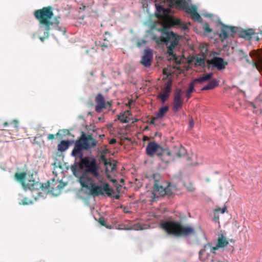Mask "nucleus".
I'll list each match as a JSON object with an SVG mask.
<instances>
[{
  "label": "nucleus",
  "instance_id": "f257e3e1",
  "mask_svg": "<svg viewBox=\"0 0 262 262\" xmlns=\"http://www.w3.org/2000/svg\"><path fill=\"white\" fill-rule=\"evenodd\" d=\"M97 142L92 135L86 136L84 133L80 138L76 141L75 146L73 149L71 155L75 158L76 159L79 158L80 161L78 163V166L81 169H84L81 176L77 174V164L75 163L71 169L74 174L78 178V182L81 187H86V183L91 181V177L89 174L95 178H98L99 176V166L97 163L96 160L94 158H89V157H83V149L88 150L90 148L96 145Z\"/></svg>",
  "mask_w": 262,
  "mask_h": 262
},
{
  "label": "nucleus",
  "instance_id": "f03ea898",
  "mask_svg": "<svg viewBox=\"0 0 262 262\" xmlns=\"http://www.w3.org/2000/svg\"><path fill=\"white\" fill-rule=\"evenodd\" d=\"M34 16L39 22V31L43 32V36L39 37L41 41H43L45 38L49 37L52 26L57 31H63L59 26L60 21L57 17L55 18L54 21L51 20L53 16V8L51 6L43 7L42 9L35 10Z\"/></svg>",
  "mask_w": 262,
  "mask_h": 262
},
{
  "label": "nucleus",
  "instance_id": "7ed1b4c3",
  "mask_svg": "<svg viewBox=\"0 0 262 262\" xmlns=\"http://www.w3.org/2000/svg\"><path fill=\"white\" fill-rule=\"evenodd\" d=\"M161 222L160 226L168 235L175 236H188L194 234L195 231L193 228L190 226H183L181 222L170 220Z\"/></svg>",
  "mask_w": 262,
  "mask_h": 262
},
{
  "label": "nucleus",
  "instance_id": "20e7f679",
  "mask_svg": "<svg viewBox=\"0 0 262 262\" xmlns=\"http://www.w3.org/2000/svg\"><path fill=\"white\" fill-rule=\"evenodd\" d=\"M14 177L21 183L25 190L29 189L31 191H37V196H39L41 193L39 190L40 189H43V185L35 180L33 174L27 176L26 173L25 172L20 173L16 172Z\"/></svg>",
  "mask_w": 262,
  "mask_h": 262
},
{
  "label": "nucleus",
  "instance_id": "39448f33",
  "mask_svg": "<svg viewBox=\"0 0 262 262\" xmlns=\"http://www.w3.org/2000/svg\"><path fill=\"white\" fill-rule=\"evenodd\" d=\"M98 183L101 184L102 185L95 184L93 178H91V181L86 183L87 186L82 187L89 189L91 194L93 196L104 195V192L108 196L112 195V193L114 191L110 187V184L108 183H103L102 180H99Z\"/></svg>",
  "mask_w": 262,
  "mask_h": 262
},
{
  "label": "nucleus",
  "instance_id": "423d86ee",
  "mask_svg": "<svg viewBox=\"0 0 262 262\" xmlns=\"http://www.w3.org/2000/svg\"><path fill=\"white\" fill-rule=\"evenodd\" d=\"M166 148H164L155 141L149 142L146 147V153L149 157L153 158L157 156L161 161V167L164 165L165 158H167L166 152Z\"/></svg>",
  "mask_w": 262,
  "mask_h": 262
},
{
  "label": "nucleus",
  "instance_id": "0eeeda50",
  "mask_svg": "<svg viewBox=\"0 0 262 262\" xmlns=\"http://www.w3.org/2000/svg\"><path fill=\"white\" fill-rule=\"evenodd\" d=\"M166 152L167 154V158H165V163L164 165L162 167V169H165L170 163L174 161L176 158H180L184 157L186 154V150L181 145H178L174 146L171 150L166 148Z\"/></svg>",
  "mask_w": 262,
  "mask_h": 262
},
{
  "label": "nucleus",
  "instance_id": "6e6552de",
  "mask_svg": "<svg viewBox=\"0 0 262 262\" xmlns=\"http://www.w3.org/2000/svg\"><path fill=\"white\" fill-rule=\"evenodd\" d=\"M175 4H176L174 7L185 10L186 13L191 15L193 20H199L201 18L200 15L197 12L196 8L193 6H189L188 3L185 0H178L175 2Z\"/></svg>",
  "mask_w": 262,
  "mask_h": 262
},
{
  "label": "nucleus",
  "instance_id": "1a4fd4ad",
  "mask_svg": "<svg viewBox=\"0 0 262 262\" xmlns=\"http://www.w3.org/2000/svg\"><path fill=\"white\" fill-rule=\"evenodd\" d=\"M154 190L159 193L161 196L166 195H170L173 193L172 187L170 185V183H166L164 185L158 180L155 181Z\"/></svg>",
  "mask_w": 262,
  "mask_h": 262
},
{
  "label": "nucleus",
  "instance_id": "9d476101",
  "mask_svg": "<svg viewBox=\"0 0 262 262\" xmlns=\"http://www.w3.org/2000/svg\"><path fill=\"white\" fill-rule=\"evenodd\" d=\"M212 76L213 74L212 73H209L208 74H204L202 76L194 79L189 85V88L186 94L187 98L188 99L191 97V93L194 91V84L196 83H203L211 79Z\"/></svg>",
  "mask_w": 262,
  "mask_h": 262
},
{
  "label": "nucleus",
  "instance_id": "9b49d317",
  "mask_svg": "<svg viewBox=\"0 0 262 262\" xmlns=\"http://www.w3.org/2000/svg\"><path fill=\"white\" fill-rule=\"evenodd\" d=\"M172 81L169 79L165 84L163 92L157 95V98L160 99L162 103H164L169 98V94L171 91Z\"/></svg>",
  "mask_w": 262,
  "mask_h": 262
},
{
  "label": "nucleus",
  "instance_id": "f8f14e48",
  "mask_svg": "<svg viewBox=\"0 0 262 262\" xmlns=\"http://www.w3.org/2000/svg\"><path fill=\"white\" fill-rule=\"evenodd\" d=\"M182 90L177 89L174 93V99L172 110L174 112H178L182 107L183 100L182 98Z\"/></svg>",
  "mask_w": 262,
  "mask_h": 262
},
{
  "label": "nucleus",
  "instance_id": "ddd939ff",
  "mask_svg": "<svg viewBox=\"0 0 262 262\" xmlns=\"http://www.w3.org/2000/svg\"><path fill=\"white\" fill-rule=\"evenodd\" d=\"M209 65L212 66L216 68L218 70H224L228 62L224 61L223 58L219 57H213L210 60H207Z\"/></svg>",
  "mask_w": 262,
  "mask_h": 262
},
{
  "label": "nucleus",
  "instance_id": "4468645a",
  "mask_svg": "<svg viewBox=\"0 0 262 262\" xmlns=\"http://www.w3.org/2000/svg\"><path fill=\"white\" fill-rule=\"evenodd\" d=\"M64 186V183L55 181L54 180L51 183H48V190L54 194H57Z\"/></svg>",
  "mask_w": 262,
  "mask_h": 262
},
{
  "label": "nucleus",
  "instance_id": "2eb2a0df",
  "mask_svg": "<svg viewBox=\"0 0 262 262\" xmlns=\"http://www.w3.org/2000/svg\"><path fill=\"white\" fill-rule=\"evenodd\" d=\"M152 60V53L150 49L145 50L142 57L141 63L145 67H150Z\"/></svg>",
  "mask_w": 262,
  "mask_h": 262
},
{
  "label": "nucleus",
  "instance_id": "dca6fc26",
  "mask_svg": "<svg viewBox=\"0 0 262 262\" xmlns=\"http://www.w3.org/2000/svg\"><path fill=\"white\" fill-rule=\"evenodd\" d=\"M96 103L95 111L97 113L101 112L102 109L106 108V102L104 96L100 93L98 94L95 99Z\"/></svg>",
  "mask_w": 262,
  "mask_h": 262
},
{
  "label": "nucleus",
  "instance_id": "f3484780",
  "mask_svg": "<svg viewBox=\"0 0 262 262\" xmlns=\"http://www.w3.org/2000/svg\"><path fill=\"white\" fill-rule=\"evenodd\" d=\"M162 34L165 35V45L168 46L169 42L173 41L174 38H179L180 36L173 31L168 32L165 29L162 30Z\"/></svg>",
  "mask_w": 262,
  "mask_h": 262
},
{
  "label": "nucleus",
  "instance_id": "a211bd4d",
  "mask_svg": "<svg viewBox=\"0 0 262 262\" xmlns=\"http://www.w3.org/2000/svg\"><path fill=\"white\" fill-rule=\"evenodd\" d=\"M228 31H230L233 33H235L236 32L235 27L228 26L225 27L221 30L220 34V37L223 39H226L229 36Z\"/></svg>",
  "mask_w": 262,
  "mask_h": 262
},
{
  "label": "nucleus",
  "instance_id": "6ab92c4d",
  "mask_svg": "<svg viewBox=\"0 0 262 262\" xmlns=\"http://www.w3.org/2000/svg\"><path fill=\"white\" fill-rule=\"evenodd\" d=\"M254 34V30L253 29H249L247 30H243L241 31L239 36L246 40H250L252 37V35Z\"/></svg>",
  "mask_w": 262,
  "mask_h": 262
},
{
  "label": "nucleus",
  "instance_id": "aec40b11",
  "mask_svg": "<svg viewBox=\"0 0 262 262\" xmlns=\"http://www.w3.org/2000/svg\"><path fill=\"white\" fill-rule=\"evenodd\" d=\"M70 142L69 140H62L57 145L58 151L63 152L66 151L70 146Z\"/></svg>",
  "mask_w": 262,
  "mask_h": 262
},
{
  "label": "nucleus",
  "instance_id": "412c9836",
  "mask_svg": "<svg viewBox=\"0 0 262 262\" xmlns=\"http://www.w3.org/2000/svg\"><path fill=\"white\" fill-rule=\"evenodd\" d=\"M219 85V81L215 79H214L212 80H211L207 85L204 86L203 88H202L201 91H206V90H212L214 89L215 87L218 86Z\"/></svg>",
  "mask_w": 262,
  "mask_h": 262
},
{
  "label": "nucleus",
  "instance_id": "4be33fe9",
  "mask_svg": "<svg viewBox=\"0 0 262 262\" xmlns=\"http://www.w3.org/2000/svg\"><path fill=\"white\" fill-rule=\"evenodd\" d=\"M217 244L218 247L222 248L227 246L229 243L223 234H221L218 237Z\"/></svg>",
  "mask_w": 262,
  "mask_h": 262
},
{
  "label": "nucleus",
  "instance_id": "5701e85b",
  "mask_svg": "<svg viewBox=\"0 0 262 262\" xmlns=\"http://www.w3.org/2000/svg\"><path fill=\"white\" fill-rule=\"evenodd\" d=\"M168 111V107L167 106H164L161 107L159 109V112L155 114L156 119H158L163 118Z\"/></svg>",
  "mask_w": 262,
  "mask_h": 262
},
{
  "label": "nucleus",
  "instance_id": "b1692460",
  "mask_svg": "<svg viewBox=\"0 0 262 262\" xmlns=\"http://www.w3.org/2000/svg\"><path fill=\"white\" fill-rule=\"evenodd\" d=\"M195 66L204 67L205 66V58L195 57Z\"/></svg>",
  "mask_w": 262,
  "mask_h": 262
},
{
  "label": "nucleus",
  "instance_id": "393cba45",
  "mask_svg": "<svg viewBox=\"0 0 262 262\" xmlns=\"http://www.w3.org/2000/svg\"><path fill=\"white\" fill-rule=\"evenodd\" d=\"M156 8L157 11L159 13H162L163 15L166 16L168 15L169 13V10L168 9L165 8L163 6L156 5Z\"/></svg>",
  "mask_w": 262,
  "mask_h": 262
},
{
  "label": "nucleus",
  "instance_id": "a878e982",
  "mask_svg": "<svg viewBox=\"0 0 262 262\" xmlns=\"http://www.w3.org/2000/svg\"><path fill=\"white\" fill-rule=\"evenodd\" d=\"M118 119L121 122L124 123H128L130 121V118L128 117L124 113L119 115Z\"/></svg>",
  "mask_w": 262,
  "mask_h": 262
},
{
  "label": "nucleus",
  "instance_id": "bb28decb",
  "mask_svg": "<svg viewBox=\"0 0 262 262\" xmlns=\"http://www.w3.org/2000/svg\"><path fill=\"white\" fill-rule=\"evenodd\" d=\"M163 35L161 37H158L157 36H154L152 38L153 40L155 41V42L159 45L161 43L165 44V35L163 34Z\"/></svg>",
  "mask_w": 262,
  "mask_h": 262
},
{
  "label": "nucleus",
  "instance_id": "cd10ccee",
  "mask_svg": "<svg viewBox=\"0 0 262 262\" xmlns=\"http://www.w3.org/2000/svg\"><path fill=\"white\" fill-rule=\"evenodd\" d=\"M169 24L173 26L175 25H181V20L179 19H177L174 17H170L168 19Z\"/></svg>",
  "mask_w": 262,
  "mask_h": 262
},
{
  "label": "nucleus",
  "instance_id": "c85d7f7f",
  "mask_svg": "<svg viewBox=\"0 0 262 262\" xmlns=\"http://www.w3.org/2000/svg\"><path fill=\"white\" fill-rule=\"evenodd\" d=\"M130 229L135 230H139L143 229V228L140 223H137L133 225Z\"/></svg>",
  "mask_w": 262,
  "mask_h": 262
},
{
  "label": "nucleus",
  "instance_id": "c756f323",
  "mask_svg": "<svg viewBox=\"0 0 262 262\" xmlns=\"http://www.w3.org/2000/svg\"><path fill=\"white\" fill-rule=\"evenodd\" d=\"M180 38H174L173 41H171L169 46L168 47H171L172 48H175L176 46L178 45V43L179 42Z\"/></svg>",
  "mask_w": 262,
  "mask_h": 262
},
{
  "label": "nucleus",
  "instance_id": "7c9ffc66",
  "mask_svg": "<svg viewBox=\"0 0 262 262\" xmlns=\"http://www.w3.org/2000/svg\"><path fill=\"white\" fill-rule=\"evenodd\" d=\"M9 124L8 122H6L4 123V126H7ZM10 124H13L14 128H17L18 127V121L16 120H13L11 123H10Z\"/></svg>",
  "mask_w": 262,
  "mask_h": 262
},
{
  "label": "nucleus",
  "instance_id": "2f4dec72",
  "mask_svg": "<svg viewBox=\"0 0 262 262\" xmlns=\"http://www.w3.org/2000/svg\"><path fill=\"white\" fill-rule=\"evenodd\" d=\"M185 187L187 189V190L189 191H194L195 190V187L193 186V185L191 183L189 184L188 185H185Z\"/></svg>",
  "mask_w": 262,
  "mask_h": 262
},
{
  "label": "nucleus",
  "instance_id": "473e14b6",
  "mask_svg": "<svg viewBox=\"0 0 262 262\" xmlns=\"http://www.w3.org/2000/svg\"><path fill=\"white\" fill-rule=\"evenodd\" d=\"M204 29L205 32L207 33H211L212 31V30L210 28L209 24L207 23L204 24Z\"/></svg>",
  "mask_w": 262,
  "mask_h": 262
},
{
  "label": "nucleus",
  "instance_id": "72a5a7b5",
  "mask_svg": "<svg viewBox=\"0 0 262 262\" xmlns=\"http://www.w3.org/2000/svg\"><path fill=\"white\" fill-rule=\"evenodd\" d=\"M174 48H172L171 47L167 46V53L170 55V56H174L173 54V49Z\"/></svg>",
  "mask_w": 262,
  "mask_h": 262
},
{
  "label": "nucleus",
  "instance_id": "f704fd0d",
  "mask_svg": "<svg viewBox=\"0 0 262 262\" xmlns=\"http://www.w3.org/2000/svg\"><path fill=\"white\" fill-rule=\"evenodd\" d=\"M98 222L103 226H105L107 228H111V226H108L105 224V221L102 218H99Z\"/></svg>",
  "mask_w": 262,
  "mask_h": 262
},
{
  "label": "nucleus",
  "instance_id": "c9c22d12",
  "mask_svg": "<svg viewBox=\"0 0 262 262\" xmlns=\"http://www.w3.org/2000/svg\"><path fill=\"white\" fill-rule=\"evenodd\" d=\"M96 50L93 48L90 50H87L86 53L89 54L90 52H91V54H90V56L93 57L95 54H96Z\"/></svg>",
  "mask_w": 262,
  "mask_h": 262
},
{
  "label": "nucleus",
  "instance_id": "e433bc0d",
  "mask_svg": "<svg viewBox=\"0 0 262 262\" xmlns=\"http://www.w3.org/2000/svg\"><path fill=\"white\" fill-rule=\"evenodd\" d=\"M227 210V207L226 206L222 208H219L215 209V212H221L222 213H224L226 210Z\"/></svg>",
  "mask_w": 262,
  "mask_h": 262
},
{
  "label": "nucleus",
  "instance_id": "4c0bfd02",
  "mask_svg": "<svg viewBox=\"0 0 262 262\" xmlns=\"http://www.w3.org/2000/svg\"><path fill=\"white\" fill-rule=\"evenodd\" d=\"M101 159L105 165H112V163L110 162H108L107 159L104 157V156H102Z\"/></svg>",
  "mask_w": 262,
  "mask_h": 262
},
{
  "label": "nucleus",
  "instance_id": "58836bf2",
  "mask_svg": "<svg viewBox=\"0 0 262 262\" xmlns=\"http://www.w3.org/2000/svg\"><path fill=\"white\" fill-rule=\"evenodd\" d=\"M163 74L167 76H169L171 75V73L168 72V69H164L163 70Z\"/></svg>",
  "mask_w": 262,
  "mask_h": 262
},
{
  "label": "nucleus",
  "instance_id": "ea45409f",
  "mask_svg": "<svg viewBox=\"0 0 262 262\" xmlns=\"http://www.w3.org/2000/svg\"><path fill=\"white\" fill-rule=\"evenodd\" d=\"M243 59H244L249 64H251L252 63V61H250L248 57V56L247 55H244V56H243Z\"/></svg>",
  "mask_w": 262,
  "mask_h": 262
},
{
  "label": "nucleus",
  "instance_id": "a19ab883",
  "mask_svg": "<svg viewBox=\"0 0 262 262\" xmlns=\"http://www.w3.org/2000/svg\"><path fill=\"white\" fill-rule=\"evenodd\" d=\"M55 138V135L53 134H49L48 136V139L49 140H53Z\"/></svg>",
  "mask_w": 262,
  "mask_h": 262
},
{
  "label": "nucleus",
  "instance_id": "79ce46f5",
  "mask_svg": "<svg viewBox=\"0 0 262 262\" xmlns=\"http://www.w3.org/2000/svg\"><path fill=\"white\" fill-rule=\"evenodd\" d=\"M157 119L156 116L155 117H152L149 123L151 124H155V120Z\"/></svg>",
  "mask_w": 262,
  "mask_h": 262
},
{
  "label": "nucleus",
  "instance_id": "37998d69",
  "mask_svg": "<svg viewBox=\"0 0 262 262\" xmlns=\"http://www.w3.org/2000/svg\"><path fill=\"white\" fill-rule=\"evenodd\" d=\"M123 211L125 213H129L130 212V211L129 210V209L126 207L123 208Z\"/></svg>",
  "mask_w": 262,
  "mask_h": 262
},
{
  "label": "nucleus",
  "instance_id": "c03bdc74",
  "mask_svg": "<svg viewBox=\"0 0 262 262\" xmlns=\"http://www.w3.org/2000/svg\"><path fill=\"white\" fill-rule=\"evenodd\" d=\"M115 143H116V139L114 138L112 139L109 142L110 144H114Z\"/></svg>",
  "mask_w": 262,
  "mask_h": 262
},
{
  "label": "nucleus",
  "instance_id": "a18cd8bd",
  "mask_svg": "<svg viewBox=\"0 0 262 262\" xmlns=\"http://www.w3.org/2000/svg\"><path fill=\"white\" fill-rule=\"evenodd\" d=\"M214 221L215 222H219V216H216L215 215H214Z\"/></svg>",
  "mask_w": 262,
  "mask_h": 262
},
{
  "label": "nucleus",
  "instance_id": "49530a36",
  "mask_svg": "<svg viewBox=\"0 0 262 262\" xmlns=\"http://www.w3.org/2000/svg\"><path fill=\"white\" fill-rule=\"evenodd\" d=\"M112 105V103L111 101H107L106 102V108L107 107V106H108V107H111Z\"/></svg>",
  "mask_w": 262,
  "mask_h": 262
},
{
  "label": "nucleus",
  "instance_id": "de8ad7c7",
  "mask_svg": "<svg viewBox=\"0 0 262 262\" xmlns=\"http://www.w3.org/2000/svg\"><path fill=\"white\" fill-rule=\"evenodd\" d=\"M124 114H126V115H128V116L132 115V113L130 112V111H126L124 113Z\"/></svg>",
  "mask_w": 262,
  "mask_h": 262
},
{
  "label": "nucleus",
  "instance_id": "09e8293b",
  "mask_svg": "<svg viewBox=\"0 0 262 262\" xmlns=\"http://www.w3.org/2000/svg\"><path fill=\"white\" fill-rule=\"evenodd\" d=\"M238 52L239 53H241V55H242L243 57L244 56V55H246L242 50H239Z\"/></svg>",
  "mask_w": 262,
  "mask_h": 262
},
{
  "label": "nucleus",
  "instance_id": "8fccbe9b",
  "mask_svg": "<svg viewBox=\"0 0 262 262\" xmlns=\"http://www.w3.org/2000/svg\"><path fill=\"white\" fill-rule=\"evenodd\" d=\"M204 252H205V250H204V249H201V250L199 251V254H200V255H203Z\"/></svg>",
  "mask_w": 262,
  "mask_h": 262
},
{
  "label": "nucleus",
  "instance_id": "3c124183",
  "mask_svg": "<svg viewBox=\"0 0 262 262\" xmlns=\"http://www.w3.org/2000/svg\"><path fill=\"white\" fill-rule=\"evenodd\" d=\"M193 125V121H190V122H189V126H190V127H192Z\"/></svg>",
  "mask_w": 262,
  "mask_h": 262
},
{
  "label": "nucleus",
  "instance_id": "603ef678",
  "mask_svg": "<svg viewBox=\"0 0 262 262\" xmlns=\"http://www.w3.org/2000/svg\"><path fill=\"white\" fill-rule=\"evenodd\" d=\"M149 139V138L148 137H146V136H144V138H143V140H148Z\"/></svg>",
  "mask_w": 262,
  "mask_h": 262
},
{
  "label": "nucleus",
  "instance_id": "864d4df0",
  "mask_svg": "<svg viewBox=\"0 0 262 262\" xmlns=\"http://www.w3.org/2000/svg\"><path fill=\"white\" fill-rule=\"evenodd\" d=\"M219 247H217V244H216V247H213V250H217Z\"/></svg>",
  "mask_w": 262,
  "mask_h": 262
},
{
  "label": "nucleus",
  "instance_id": "5fc2aeb1",
  "mask_svg": "<svg viewBox=\"0 0 262 262\" xmlns=\"http://www.w3.org/2000/svg\"><path fill=\"white\" fill-rule=\"evenodd\" d=\"M102 49L103 50H104L103 47H104V48H107V46H106V45H105L104 44H103V45L102 46Z\"/></svg>",
  "mask_w": 262,
  "mask_h": 262
},
{
  "label": "nucleus",
  "instance_id": "6e6d98bb",
  "mask_svg": "<svg viewBox=\"0 0 262 262\" xmlns=\"http://www.w3.org/2000/svg\"><path fill=\"white\" fill-rule=\"evenodd\" d=\"M115 198L116 199H118L119 198V195H116Z\"/></svg>",
  "mask_w": 262,
  "mask_h": 262
},
{
  "label": "nucleus",
  "instance_id": "4d7b16f0",
  "mask_svg": "<svg viewBox=\"0 0 262 262\" xmlns=\"http://www.w3.org/2000/svg\"><path fill=\"white\" fill-rule=\"evenodd\" d=\"M23 204L27 205V204H28V203L27 202H25V201H23Z\"/></svg>",
  "mask_w": 262,
  "mask_h": 262
},
{
  "label": "nucleus",
  "instance_id": "13d9d810",
  "mask_svg": "<svg viewBox=\"0 0 262 262\" xmlns=\"http://www.w3.org/2000/svg\"><path fill=\"white\" fill-rule=\"evenodd\" d=\"M90 75H91V76H93V75H94V73H93V72H91L90 73Z\"/></svg>",
  "mask_w": 262,
  "mask_h": 262
},
{
  "label": "nucleus",
  "instance_id": "bf43d9fd",
  "mask_svg": "<svg viewBox=\"0 0 262 262\" xmlns=\"http://www.w3.org/2000/svg\"><path fill=\"white\" fill-rule=\"evenodd\" d=\"M137 121H138V120H137V119H135V120H134V121H132V123H134V122H137Z\"/></svg>",
  "mask_w": 262,
  "mask_h": 262
},
{
  "label": "nucleus",
  "instance_id": "052dcab7",
  "mask_svg": "<svg viewBox=\"0 0 262 262\" xmlns=\"http://www.w3.org/2000/svg\"><path fill=\"white\" fill-rule=\"evenodd\" d=\"M59 135H60V134H59V133H57L55 135V136H59Z\"/></svg>",
  "mask_w": 262,
  "mask_h": 262
},
{
  "label": "nucleus",
  "instance_id": "680f3d73",
  "mask_svg": "<svg viewBox=\"0 0 262 262\" xmlns=\"http://www.w3.org/2000/svg\"><path fill=\"white\" fill-rule=\"evenodd\" d=\"M100 137H101V138H103V137H104V135H101V136H100Z\"/></svg>",
  "mask_w": 262,
  "mask_h": 262
},
{
  "label": "nucleus",
  "instance_id": "e2e57ef3",
  "mask_svg": "<svg viewBox=\"0 0 262 262\" xmlns=\"http://www.w3.org/2000/svg\"><path fill=\"white\" fill-rule=\"evenodd\" d=\"M100 137H101V138H103V137H104V135H101V136H100Z\"/></svg>",
  "mask_w": 262,
  "mask_h": 262
},
{
  "label": "nucleus",
  "instance_id": "0e129e2a",
  "mask_svg": "<svg viewBox=\"0 0 262 262\" xmlns=\"http://www.w3.org/2000/svg\"><path fill=\"white\" fill-rule=\"evenodd\" d=\"M258 40H259V38H258V37H257V38H256V40H257V41H258Z\"/></svg>",
  "mask_w": 262,
  "mask_h": 262
},
{
  "label": "nucleus",
  "instance_id": "69168bd1",
  "mask_svg": "<svg viewBox=\"0 0 262 262\" xmlns=\"http://www.w3.org/2000/svg\"><path fill=\"white\" fill-rule=\"evenodd\" d=\"M36 139V138L35 137L34 139V141H35Z\"/></svg>",
  "mask_w": 262,
  "mask_h": 262
},
{
  "label": "nucleus",
  "instance_id": "338daca9",
  "mask_svg": "<svg viewBox=\"0 0 262 262\" xmlns=\"http://www.w3.org/2000/svg\"><path fill=\"white\" fill-rule=\"evenodd\" d=\"M107 33H108L107 32H105V34H107Z\"/></svg>",
  "mask_w": 262,
  "mask_h": 262
}]
</instances>
